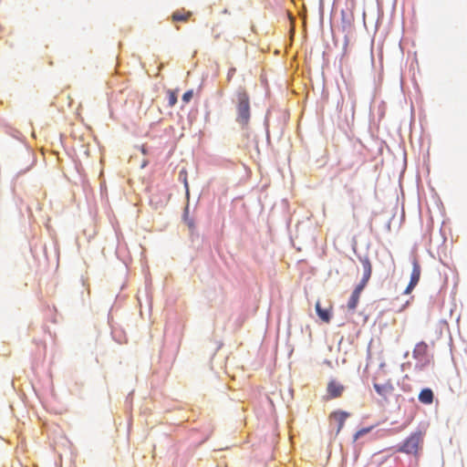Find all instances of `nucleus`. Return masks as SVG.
Wrapping results in <instances>:
<instances>
[{
    "label": "nucleus",
    "mask_w": 467,
    "mask_h": 467,
    "mask_svg": "<svg viewBox=\"0 0 467 467\" xmlns=\"http://www.w3.org/2000/svg\"><path fill=\"white\" fill-rule=\"evenodd\" d=\"M177 102V93L173 90L168 91V105L173 107Z\"/></svg>",
    "instance_id": "nucleus-12"
},
{
    "label": "nucleus",
    "mask_w": 467,
    "mask_h": 467,
    "mask_svg": "<svg viewBox=\"0 0 467 467\" xmlns=\"http://www.w3.org/2000/svg\"><path fill=\"white\" fill-rule=\"evenodd\" d=\"M187 211H188V208H186V212H187ZM184 221H185V223H186L187 226L189 227V229H190L191 231H193V230H194V228H195V224H194V221H193V219L189 218V217L187 216V213H186V214H185V217H184Z\"/></svg>",
    "instance_id": "nucleus-13"
},
{
    "label": "nucleus",
    "mask_w": 467,
    "mask_h": 467,
    "mask_svg": "<svg viewBox=\"0 0 467 467\" xmlns=\"http://www.w3.org/2000/svg\"><path fill=\"white\" fill-rule=\"evenodd\" d=\"M424 434L418 431L411 433L399 448V451L417 455L422 446Z\"/></svg>",
    "instance_id": "nucleus-3"
},
{
    "label": "nucleus",
    "mask_w": 467,
    "mask_h": 467,
    "mask_svg": "<svg viewBox=\"0 0 467 467\" xmlns=\"http://www.w3.org/2000/svg\"><path fill=\"white\" fill-rule=\"evenodd\" d=\"M192 16V12L190 11H175L171 16V19L174 22L182 21L186 22L190 16Z\"/></svg>",
    "instance_id": "nucleus-11"
},
{
    "label": "nucleus",
    "mask_w": 467,
    "mask_h": 467,
    "mask_svg": "<svg viewBox=\"0 0 467 467\" xmlns=\"http://www.w3.org/2000/svg\"><path fill=\"white\" fill-rule=\"evenodd\" d=\"M421 268L420 265L416 257L412 259V272L410 275V280L413 283L418 284L420 278Z\"/></svg>",
    "instance_id": "nucleus-9"
},
{
    "label": "nucleus",
    "mask_w": 467,
    "mask_h": 467,
    "mask_svg": "<svg viewBox=\"0 0 467 467\" xmlns=\"http://www.w3.org/2000/svg\"><path fill=\"white\" fill-rule=\"evenodd\" d=\"M237 99V122L246 125L250 119V99L245 89L241 88L236 94Z\"/></svg>",
    "instance_id": "nucleus-2"
},
{
    "label": "nucleus",
    "mask_w": 467,
    "mask_h": 467,
    "mask_svg": "<svg viewBox=\"0 0 467 467\" xmlns=\"http://www.w3.org/2000/svg\"><path fill=\"white\" fill-rule=\"evenodd\" d=\"M331 309H332L331 306H329L327 308H322L321 303L319 300H317L316 303L317 314L319 317V318L326 323H328L331 319Z\"/></svg>",
    "instance_id": "nucleus-8"
},
{
    "label": "nucleus",
    "mask_w": 467,
    "mask_h": 467,
    "mask_svg": "<svg viewBox=\"0 0 467 467\" xmlns=\"http://www.w3.org/2000/svg\"><path fill=\"white\" fill-rule=\"evenodd\" d=\"M349 416H350V414L348 412L343 411V410L333 411L329 415V418H328L329 424H330V426H333L336 428V433H338L342 430L346 420Z\"/></svg>",
    "instance_id": "nucleus-5"
},
{
    "label": "nucleus",
    "mask_w": 467,
    "mask_h": 467,
    "mask_svg": "<svg viewBox=\"0 0 467 467\" xmlns=\"http://www.w3.org/2000/svg\"><path fill=\"white\" fill-rule=\"evenodd\" d=\"M429 347L424 341L417 343L412 351V357L417 360H425L428 358Z\"/></svg>",
    "instance_id": "nucleus-7"
},
{
    "label": "nucleus",
    "mask_w": 467,
    "mask_h": 467,
    "mask_svg": "<svg viewBox=\"0 0 467 467\" xmlns=\"http://www.w3.org/2000/svg\"><path fill=\"white\" fill-rule=\"evenodd\" d=\"M345 387L339 382L332 379L328 382L327 391L328 399H337L341 397Z\"/></svg>",
    "instance_id": "nucleus-6"
},
{
    "label": "nucleus",
    "mask_w": 467,
    "mask_h": 467,
    "mask_svg": "<svg viewBox=\"0 0 467 467\" xmlns=\"http://www.w3.org/2000/svg\"><path fill=\"white\" fill-rule=\"evenodd\" d=\"M417 285H418V284H416V283H413V282L410 281V283H409V285H407V287H406V289H405L404 293H405V294H410V293L414 289V287H415Z\"/></svg>",
    "instance_id": "nucleus-15"
},
{
    "label": "nucleus",
    "mask_w": 467,
    "mask_h": 467,
    "mask_svg": "<svg viewBox=\"0 0 467 467\" xmlns=\"http://www.w3.org/2000/svg\"><path fill=\"white\" fill-rule=\"evenodd\" d=\"M373 386L376 392L380 397L379 402L383 406L389 403L390 400L396 397L395 388L390 380L384 383H374Z\"/></svg>",
    "instance_id": "nucleus-4"
},
{
    "label": "nucleus",
    "mask_w": 467,
    "mask_h": 467,
    "mask_svg": "<svg viewBox=\"0 0 467 467\" xmlns=\"http://www.w3.org/2000/svg\"><path fill=\"white\" fill-rule=\"evenodd\" d=\"M235 72H236L235 67L229 68V70L227 72V80L228 81H230L234 78Z\"/></svg>",
    "instance_id": "nucleus-16"
},
{
    "label": "nucleus",
    "mask_w": 467,
    "mask_h": 467,
    "mask_svg": "<svg viewBox=\"0 0 467 467\" xmlns=\"http://www.w3.org/2000/svg\"><path fill=\"white\" fill-rule=\"evenodd\" d=\"M433 398V392L431 389H424L419 394V400L423 404H431Z\"/></svg>",
    "instance_id": "nucleus-10"
},
{
    "label": "nucleus",
    "mask_w": 467,
    "mask_h": 467,
    "mask_svg": "<svg viewBox=\"0 0 467 467\" xmlns=\"http://www.w3.org/2000/svg\"><path fill=\"white\" fill-rule=\"evenodd\" d=\"M360 262L363 267V276L358 285H357V286L355 287L348 302V310L351 311H354L356 309L359 301L360 294L367 285V284L368 283L372 274V265L368 257L366 256L360 258Z\"/></svg>",
    "instance_id": "nucleus-1"
},
{
    "label": "nucleus",
    "mask_w": 467,
    "mask_h": 467,
    "mask_svg": "<svg viewBox=\"0 0 467 467\" xmlns=\"http://www.w3.org/2000/svg\"><path fill=\"white\" fill-rule=\"evenodd\" d=\"M192 98V90H188L186 91L183 96H182V100L185 102V103H188Z\"/></svg>",
    "instance_id": "nucleus-14"
}]
</instances>
